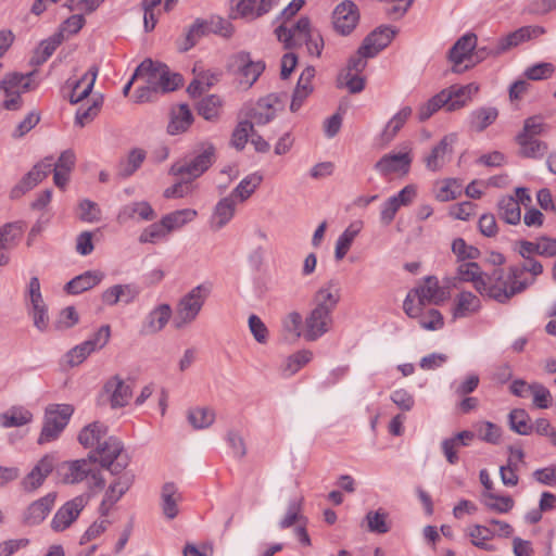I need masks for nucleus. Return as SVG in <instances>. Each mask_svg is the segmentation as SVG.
<instances>
[{
    "label": "nucleus",
    "mask_w": 556,
    "mask_h": 556,
    "mask_svg": "<svg viewBox=\"0 0 556 556\" xmlns=\"http://www.w3.org/2000/svg\"><path fill=\"white\" fill-rule=\"evenodd\" d=\"M529 273L532 276L531 280H535L538 276L543 273V265L534 256H528L522 258V262L518 265H511V275L514 278L526 279L523 275Z\"/></svg>",
    "instance_id": "49"
},
{
    "label": "nucleus",
    "mask_w": 556,
    "mask_h": 556,
    "mask_svg": "<svg viewBox=\"0 0 556 556\" xmlns=\"http://www.w3.org/2000/svg\"><path fill=\"white\" fill-rule=\"evenodd\" d=\"M236 62L239 66L240 73L244 78V83L251 87L265 70V63L261 60L253 61L251 54L241 51L236 56Z\"/></svg>",
    "instance_id": "28"
},
{
    "label": "nucleus",
    "mask_w": 556,
    "mask_h": 556,
    "mask_svg": "<svg viewBox=\"0 0 556 556\" xmlns=\"http://www.w3.org/2000/svg\"><path fill=\"white\" fill-rule=\"evenodd\" d=\"M135 76H141L156 93L176 90L182 84L181 75L172 73L168 66L151 59L142 61L135 71Z\"/></svg>",
    "instance_id": "4"
},
{
    "label": "nucleus",
    "mask_w": 556,
    "mask_h": 556,
    "mask_svg": "<svg viewBox=\"0 0 556 556\" xmlns=\"http://www.w3.org/2000/svg\"><path fill=\"white\" fill-rule=\"evenodd\" d=\"M302 503V497H294L289 501L287 513L285 517L279 521L280 529H288L295 523H306L307 519L301 514Z\"/></svg>",
    "instance_id": "46"
},
{
    "label": "nucleus",
    "mask_w": 556,
    "mask_h": 556,
    "mask_svg": "<svg viewBox=\"0 0 556 556\" xmlns=\"http://www.w3.org/2000/svg\"><path fill=\"white\" fill-rule=\"evenodd\" d=\"M476 46L477 36L475 34H466L454 43L448 53L450 60L454 63L453 72H462L459 66L470 56Z\"/></svg>",
    "instance_id": "27"
},
{
    "label": "nucleus",
    "mask_w": 556,
    "mask_h": 556,
    "mask_svg": "<svg viewBox=\"0 0 556 556\" xmlns=\"http://www.w3.org/2000/svg\"><path fill=\"white\" fill-rule=\"evenodd\" d=\"M88 501L89 497L81 494L63 504L51 520V529L55 532H62L70 528L88 504Z\"/></svg>",
    "instance_id": "10"
},
{
    "label": "nucleus",
    "mask_w": 556,
    "mask_h": 556,
    "mask_svg": "<svg viewBox=\"0 0 556 556\" xmlns=\"http://www.w3.org/2000/svg\"><path fill=\"white\" fill-rule=\"evenodd\" d=\"M253 124L249 121L240 122L232 132V146L238 150H242L253 132Z\"/></svg>",
    "instance_id": "61"
},
{
    "label": "nucleus",
    "mask_w": 556,
    "mask_h": 556,
    "mask_svg": "<svg viewBox=\"0 0 556 556\" xmlns=\"http://www.w3.org/2000/svg\"><path fill=\"white\" fill-rule=\"evenodd\" d=\"M445 300V291L435 276H427L412 291L403 303V309L409 317H418L427 305H438Z\"/></svg>",
    "instance_id": "3"
},
{
    "label": "nucleus",
    "mask_w": 556,
    "mask_h": 556,
    "mask_svg": "<svg viewBox=\"0 0 556 556\" xmlns=\"http://www.w3.org/2000/svg\"><path fill=\"white\" fill-rule=\"evenodd\" d=\"M74 408L70 404H52L46 408L43 426L38 438L42 445L55 441L67 426Z\"/></svg>",
    "instance_id": "8"
},
{
    "label": "nucleus",
    "mask_w": 556,
    "mask_h": 556,
    "mask_svg": "<svg viewBox=\"0 0 556 556\" xmlns=\"http://www.w3.org/2000/svg\"><path fill=\"white\" fill-rule=\"evenodd\" d=\"M395 35V30L388 26H380L366 36L359 52L365 53L367 56H376L381 50L388 47L392 38Z\"/></svg>",
    "instance_id": "21"
},
{
    "label": "nucleus",
    "mask_w": 556,
    "mask_h": 556,
    "mask_svg": "<svg viewBox=\"0 0 556 556\" xmlns=\"http://www.w3.org/2000/svg\"><path fill=\"white\" fill-rule=\"evenodd\" d=\"M363 228L359 220L351 223L345 230L338 237L334 248V258L341 261L348 254L354 239L358 236Z\"/></svg>",
    "instance_id": "38"
},
{
    "label": "nucleus",
    "mask_w": 556,
    "mask_h": 556,
    "mask_svg": "<svg viewBox=\"0 0 556 556\" xmlns=\"http://www.w3.org/2000/svg\"><path fill=\"white\" fill-rule=\"evenodd\" d=\"M210 34L206 20L197 18L193 24L188 28L186 34V42L184 50L191 49L204 36Z\"/></svg>",
    "instance_id": "56"
},
{
    "label": "nucleus",
    "mask_w": 556,
    "mask_h": 556,
    "mask_svg": "<svg viewBox=\"0 0 556 556\" xmlns=\"http://www.w3.org/2000/svg\"><path fill=\"white\" fill-rule=\"evenodd\" d=\"M237 204L236 200L229 195L222 198L215 204L210 218V227L213 231L223 229L233 218Z\"/></svg>",
    "instance_id": "25"
},
{
    "label": "nucleus",
    "mask_w": 556,
    "mask_h": 556,
    "mask_svg": "<svg viewBox=\"0 0 556 556\" xmlns=\"http://www.w3.org/2000/svg\"><path fill=\"white\" fill-rule=\"evenodd\" d=\"M481 307L480 299L470 291H463L454 299L453 318H465L477 313Z\"/></svg>",
    "instance_id": "31"
},
{
    "label": "nucleus",
    "mask_w": 556,
    "mask_h": 556,
    "mask_svg": "<svg viewBox=\"0 0 556 556\" xmlns=\"http://www.w3.org/2000/svg\"><path fill=\"white\" fill-rule=\"evenodd\" d=\"M162 510L168 519H174L178 515V502L181 495L178 493L176 485L173 482H167L162 488Z\"/></svg>",
    "instance_id": "40"
},
{
    "label": "nucleus",
    "mask_w": 556,
    "mask_h": 556,
    "mask_svg": "<svg viewBox=\"0 0 556 556\" xmlns=\"http://www.w3.org/2000/svg\"><path fill=\"white\" fill-rule=\"evenodd\" d=\"M34 72L21 74L17 72L8 73L0 80V91L4 93L3 108L8 111H17L23 105L22 94L35 89L31 83Z\"/></svg>",
    "instance_id": "7"
},
{
    "label": "nucleus",
    "mask_w": 556,
    "mask_h": 556,
    "mask_svg": "<svg viewBox=\"0 0 556 556\" xmlns=\"http://www.w3.org/2000/svg\"><path fill=\"white\" fill-rule=\"evenodd\" d=\"M498 116V111L493 106H481L470 112L468 126L472 131L481 132L492 125Z\"/></svg>",
    "instance_id": "33"
},
{
    "label": "nucleus",
    "mask_w": 556,
    "mask_h": 556,
    "mask_svg": "<svg viewBox=\"0 0 556 556\" xmlns=\"http://www.w3.org/2000/svg\"><path fill=\"white\" fill-rule=\"evenodd\" d=\"M156 213L152 206L146 201L130 202L121 207L117 214V222L126 224L129 220H146L150 222L155 219Z\"/></svg>",
    "instance_id": "24"
},
{
    "label": "nucleus",
    "mask_w": 556,
    "mask_h": 556,
    "mask_svg": "<svg viewBox=\"0 0 556 556\" xmlns=\"http://www.w3.org/2000/svg\"><path fill=\"white\" fill-rule=\"evenodd\" d=\"M167 235L166 228L163 226L162 222L153 223L142 230L139 236V242L155 243L164 239Z\"/></svg>",
    "instance_id": "62"
},
{
    "label": "nucleus",
    "mask_w": 556,
    "mask_h": 556,
    "mask_svg": "<svg viewBox=\"0 0 556 556\" xmlns=\"http://www.w3.org/2000/svg\"><path fill=\"white\" fill-rule=\"evenodd\" d=\"M332 327V314L313 308L304 320L303 338L313 342L321 338Z\"/></svg>",
    "instance_id": "13"
},
{
    "label": "nucleus",
    "mask_w": 556,
    "mask_h": 556,
    "mask_svg": "<svg viewBox=\"0 0 556 556\" xmlns=\"http://www.w3.org/2000/svg\"><path fill=\"white\" fill-rule=\"evenodd\" d=\"M103 278L104 274L100 270H87L71 279L64 290L68 294H80L98 286Z\"/></svg>",
    "instance_id": "29"
},
{
    "label": "nucleus",
    "mask_w": 556,
    "mask_h": 556,
    "mask_svg": "<svg viewBox=\"0 0 556 556\" xmlns=\"http://www.w3.org/2000/svg\"><path fill=\"white\" fill-rule=\"evenodd\" d=\"M313 359V352L309 350H300L289 355L280 365V375L283 378H290L299 372Z\"/></svg>",
    "instance_id": "35"
},
{
    "label": "nucleus",
    "mask_w": 556,
    "mask_h": 556,
    "mask_svg": "<svg viewBox=\"0 0 556 556\" xmlns=\"http://www.w3.org/2000/svg\"><path fill=\"white\" fill-rule=\"evenodd\" d=\"M484 277L485 273L482 271L480 265L471 261L462 262L457 265L454 279L462 282H471L477 292L481 294L485 288Z\"/></svg>",
    "instance_id": "26"
},
{
    "label": "nucleus",
    "mask_w": 556,
    "mask_h": 556,
    "mask_svg": "<svg viewBox=\"0 0 556 556\" xmlns=\"http://www.w3.org/2000/svg\"><path fill=\"white\" fill-rule=\"evenodd\" d=\"M92 459L81 458L76 460L63 462L56 467V473L60 480L65 484H76L88 478Z\"/></svg>",
    "instance_id": "17"
},
{
    "label": "nucleus",
    "mask_w": 556,
    "mask_h": 556,
    "mask_svg": "<svg viewBox=\"0 0 556 556\" xmlns=\"http://www.w3.org/2000/svg\"><path fill=\"white\" fill-rule=\"evenodd\" d=\"M193 122V116L187 104H180L172 111L167 132L172 136L185 132Z\"/></svg>",
    "instance_id": "37"
},
{
    "label": "nucleus",
    "mask_w": 556,
    "mask_h": 556,
    "mask_svg": "<svg viewBox=\"0 0 556 556\" xmlns=\"http://www.w3.org/2000/svg\"><path fill=\"white\" fill-rule=\"evenodd\" d=\"M55 465L56 457L53 454L42 456L21 481L23 490L30 493L40 488L47 477L53 471Z\"/></svg>",
    "instance_id": "12"
},
{
    "label": "nucleus",
    "mask_w": 556,
    "mask_h": 556,
    "mask_svg": "<svg viewBox=\"0 0 556 556\" xmlns=\"http://www.w3.org/2000/svg\"><path fill=\"white\" fill-rule=\"evenodd\" d=\"M53 165V157L48 156L38 164H36L26 175V180L30 184V186L36 187L40 181H42L51 172Z\"/></svg>",
    "instance_id": "57"
},
{
    "label": "nucleus",
    "mask_w": 556,
    "mask_h": 556,
    "mask_svg": "<svg viewBox=\"0 0 556 556\" xmlns=\"http://www.w3.org/2000/svg\"><path fill=\"white\" fill-rule=\"evenodd\" d=\"M211 292L212 285L210 282H205L195 286L180 298L177 303L176 315L173 320L175 329H184L197 319Z\"/></svg>",
    "instance_id": "5"
},
{
    "label": "nucleus",
    "mask_w": 556,
    "mask_h": 556,
    "mask_svg": "<svg viewBox=\"0 0 556 556\" xmlns=\"http://www.w3.org/2000/svg\"><path fill=\"white\" fill-rule=\"evenodd\" d=\"M526 40H529V30L528 28L521 27L508 34L506 37L502 38L496 43L495 50H493L492 52L494 54H501L506 50L510 49L511 47H516Z\"/></svg>",
    "instance_id": "54"
},
{
    "label": "nucleus",
    "mask_w": 556,
    "mask_h": 556,
    "mask_svg": "<svg viewBox=\"0 0 556 556\" xmlns=\"http://www.w3.org/2000/svg\"><path fill=\"white\" fill-rule=\"evenodd\" d=\"M498 216L509 225H517L521 219L519 202L513 195L502 198L497 203Z\"/></svg>",
    "instance_id": "44"
},
{
    "label": "nucleus",
    "mask_w": 556,
    "mask_h": 556,
    "mask_svg": "<svg viewBox=\"0 0 556 556\" xmlns=\"http://www.w3.org/2000/svg\"><path fill=\"white\" fill-rule=\"evenodd\" d=\"M417 318L420 327L427 330H439L444 325L442 314L435 308H431L425 314L420 312Z\"/></svg>",
    "instance_id": "64"
},
{
    "label": "nucleus",
    "mask_w": 556,
    "mask_h": 556,
    "mask_svg": "<svg viewBox=\"0 0 556 556\" xmlns=\"http://www.w3.org/2000/svg\"><path fill=\"white\" fill-rule=\"evenodd\" d=\"M134 482V475L129 471L119 473L118 478L110 484L100 504L101 516H106L111 508L129 490Z\"/></svg>",
    "instance_id": "15"
},
{
    "label": "nucleus",
    "mask_w": 556,
    "mask_h": 556,
    "mask_svg": "<svg viewBox=\"0 0 556 556\" xmlns=\"http://www.w3.org/2000/svg\"><path fill=\"white\" fill-rule=\"evenodd\" d=\"M56 500V493L50 492L34 501L24 511L23 521L29 526L41 523L51 511Z\"/></svg>",
    "instance_id": "22"
},
{
    "label": "nucleus",
    "mask_w": 556,
    "mask_h": 556,
    "mask_svg": "<svg viewBox=\"0 0 556 556\" xmlns=\"http://www.w3.org/2000/svg\"><path fill=\"white\" fill-rule=\"evenodd\" d=\"M172 314L173 311L169 304L162 303L156 305L143 319L140 333L142 336L159 333L165 328L172 317Z\"/></svg>",
    "instance_id": "20"
},
{
    "label": "nucleus",
    "mask_w": 556,
    "mask_h": 556,
    "mask_svg": "<svg viewBox=\"0 0 556 556\" xmlns=\"http://www.w3.org/2000/svg\"><path fill=\"white\" fill-rule=\"evenodd\" d=\"M311 21L306 16H302L290 28L279 26L275 33L280 42L285 43L286 48H293L303 45V40L312 33Z\"/></svg>",
    "instance_id": "14"
},
{
    "label": "nucleus",
    "mask_w": 556,
    "mask_h": 556,
    "mask_svg": "<svg viewBox=\"0 0 556 556\" xmlns=\"http://www.w3.org/2000/svg\"><path fill=\"white\" fill-rule=\"evenodd\" d=\"M478 90V85L470 83L465 86H451L440 91V94H444L442 99L445 103L446 111L453 112L465 106Z\"/></svg>",
    "instance_id": "18"
},
{
    "label": "nucleus",
    "mask_w": 556,
    "mask_h": 556,
    "mask_svg": "<svg viewBox=\"0 0 556 556\" xmlns=\"http://www.w3.org/2000/svg\"><path fill=\"white\" fill-rule=\"evenodd\" d=\"M262 180L263 177L258 173L250 174L244 177L228 195L231 197L232 200H236L237 203H242L254 193Z\"/></svg>",
    "instance_id": "41"
},
{
    "label": "nucleus",
    "mask_w": 556,
    "mask_h": 556,
    "mask_svg": "<svg viewBox=\"0 0 556 556\" xmlns=\"http://www.w3.org/2000/svg\"><path fill=\"white\" fill-rule=\"evenodd\" d=\"M222 101L218 96L211 94L203 98L198 104V113L205 119L212 121L219 114Z\"/></svg>",
    "instance_id": "58"
},
{
    "label": "nucleus",
    "mask_w": 556,
    "mask_h": 556,
    "mask_svg": "<svg viewBox=\"0 0 556 556\" xmlns=\"http://www.w3.org/2000/svg\"><path fill=\"white\" fill-rule=\"evenodd\" d=\"M467 534L473 546L488 552L495 551V546L489 543L495 536V532L489 527L482 525L470 526L467 529Z\"/></svg>",
    "instance_id": "42"
},
{
    "label": "nucleus",
    "mask_w": 556,
    "mask_h": 556,
    "mask_svg": "<svg viewBox=\"0 0 556 556\" xmlns=\"http://www.w3.org/2000/svg\"><path fill=\"white\" fill-rule=\"evenodd\" d=\"M189 422L195 429H204L210 427L215 419L213 410L205 407L193 408L188 414Z\"/></svg>",
    "instance_id": "59"
},
{
    "label": "nucleus",
    "mask_w": 556,
    "mask_h": 556,
    "mask_svg": "<svg viewBox=\"0 0 556 556\" xmlns=\"http://www.w3.org/2000/svg\"><path fill=\"white\" fill-rule=\"evenodd\" d=\"M33 420V414L23 406H12L0 415V425L3 428L22 427Z\"/></svg>",
    "instance_id": "43"
},
{
    "label": "nucleus",
    "mask_w": 556,
    "mask_h": 556,
    "mask_svg": "<svg viewBox=\"0 0 556 556\" xmlns=\"http://www.w3.org/2000/svg\"><path fill=\"white\" fill-rule=\"evenodd\" d=\"M146 160V152L140 148H135L128 153L127 160L121 164L119 175L124 178L131 176L140 168Z\"/></svg>",
    "instance_id": "53"
},
{
    "label": "nucleus",
    "mask_w": 556,
    "mask_h": 556,
    "mask_svg": "<svg viewBox=\"0 0 556 556\" xmlns=\"http://www.w3.org/2000/svg\"><path fill=\"white\" fill-rule=\"evenodd\" d=\"M358 18L357 7L350 0L338 4L332 13L333 27L341 35H349L355 28Z\"/></svg>",
    "instance_id": "16"
},
{
    "label": "nucleus",
    "mask_w": 556,
    "mask_h": 556,
    "mask_svg": "<svg viewBox=\"0 0 556 556\" xmlns=\"http://www.w3.org/2000/svg\"><path fill=\"white\" fill-rule=\"evenodd\" d=\"M412 115L410 106H403L384 126L380 139L383 144L390 143Z\"/></svg>",
    "instance_id": "39"
},
{
    "label": "nucleus",
    "mask_w": 556,
    "mask_h": 556,
    "mask_svg": "<svg viewBox=\"0 0 556 556\" xmlns=\"http://www.w3.org/2000/svg\"><path fill=\"white\" fill-rule=\"evenodd\" d=\"M389 514L379 508L377 510H370L366 514L367 528L372 533L384 534L390 531L388 523Z\"/></svg>",
    "instance_id": "51"
},
{
    "label": "nucleus",
    "mask_w": 556,
    "mask_h": 556,
    "mask_svg": "<svg viewBox=\"0 0 556 556\" xmlns=\"http://www.w3.org/2000/svg\"><path fill=\"white\" fill-rule=\"evenodd\" d=\"M484 283L485 288L481 295L504 304L525 291L533 283V280L514 278L510 266L507 273L502 268H494L490 274L485 273Z\"/></svg>",
    "instance_id": "1"
},
{
    "label": "nucleus",
    "mask_w": 556,
    "mask_h": 556,
    "mask_svg": "<svg viewBox=\"0 0 556 556\" xmlns=\"http://www.w3.org/2000/svg\"><path fill=\"white\" fill-rule=\"evenodd\" d=\"M102 103L103 99L100 96L94 98L88 108H79L76 112L75 124L79 127H84L86 124L90 123L100 112Z\"/></svg>",
    "instance_id": "60"
},
{
    "label": "nucleus",
    "mask_w": 556,
    "mask_h": 556,
    "mask_svg": "<svg viewBox=\"0 0 556 556\" xmlns=\"http://www.w3.org/2000/svg\"><path fill=\"white\" fill-rule=\"evenodd\" d=\"M195 210L182 208L164 215L161 222L163 226L166 228L167 233H169L170 231L182 227L187 223L192 222L195 218Z\"/></svg>",
    "instance_id": "45"
},
{
    "label": "nucleus",
    "mask_w": 556,
    "mask_h": 556,
    "mask_svg": "<svg viewBox=\"0 0 556 556\" xmlns=\"http://www.w3.org/2000/svg\"><path fill=\"white\" fill-rule=\"evenodd\" d=\"M89 458L99 462L101 467L108 469L112 475L125 472L130 460L122 441L116 437L104 439L94 451L89 453Z\"/></svg>",
    "instance_id": "6"
},
{
    "label": "nucleus",
    "mask_w": 556,
    "mask_h": 556,
    "mask_svg": "<svg viewBox=\"0 0 556 556\" xmlns=\"http://www.w3.org/2000/svg\"><path fill=\"white\" fill-rule=\"evenodd\" d=\"M475 429L480 440L490 444L500 443L502 431L497 425L491 421H480L475 425Z\"/></svg>",
    "instance_id": "55"
},
{
    "label": "nucleus",
    "mask_w": 556,
    "mask_h": 556,
    "mask_svg": "<svg viewBox=\"0 0 556 556\" xmlns=\"http://www.w3.org/2000/svg\"><path fill=\"white\" fill-rule=\"evenodd\" d=\"M276 100L277 98L273 94L260 99L249 113V122L253 125H265L269 123L276 114V110L274 109V102Z\"/></svg>",
    "instance_id": "34"
},
{
    "label": "nucleus",
    "mask_w": 556,
    "mask_h": 556,
    "mask_svg": "<svg viewBox=\"0 0 556 556\" xmlns=\"http://www.w3.org/2000/svg\"><path fill=\"white\" fill-rule=\"evenodd\" d=\"M99 73L98 66H91L83 77L71 84L72 92L70 94V102L76 104L86 99L92 91L97 76Z\"/></svg>",
    "instance_id": "30"
},
{
    "label": "nucleus",
    "mask_w": 556,
    "mask_h": 556,
    "mask_svg": "<svg viewBox=\"0 0 556 556\" xmlns=\"http://www.w3.org/2000/svg\"><path fill=\"white\" fill-rule=\"evenodd\" d=\"M509 426L513 431L521 435H528L533 431L530 417L525 409H513L508 415Z\"/></svg>",
    "instance_id": "50"
},
{
    "label": "nucleus",
    "mask_w": 556,
    "mask_h": 556,
    "mask_svg": "<svg viewBox=\"0 0 556 556\" xmlns=\"http://www.w3.org/2000/svg\"><path fill=\"white\" fill-rule=\"evenodd\" d=\"M453 136H445L431 150L430 154L425 159L426 167L431 172L440 170L447 161V154L452 152Z\"/></svg>",
    "instance_id": "32"
},
{
    "label": "nucleus",
    "mask_w": 556,
    "mask_h": 556,
    "mask_svg": "<svg viewBox=\"0 0 556 556\" xmlns=\"http://www.w3.org/2000/svg\"><path fill=\"white\" fill-rule=\"evenodd\" d=\"M215 161L216 149L213 143L207 141L200 142L189 155L170 166L169 174L188 177V180H194L201 177Z\"/></svg>",
    "instance_id": "2"
},
{
    "label": "nucleus",
    "mask_w": 556,
    "mask_h": 556,
    "mask_svg": "<svg viewBox=\"0 0 556 556\" xmlns=\"http://www.w3.org/2000/svg\"><path fill=\"white\" fill-rule=\"evenodd\" d=\"M210 34L219 35L222 37H230L233 33L231 23L218 15H212L206 20Z\"/></svg>",
    "instance_id": "63"
},
{
    "label": "nucleus",
    "mask_w": 556,
    "mask_h": 556,
    "mask_svg": "<svg viewBox=\"0 0 556 556\" xmlns=\"http://www.w3.org/2000/svg\"><path fill=\"white\" fill-rule=\"evenodd\" d=\"M451 248L458 263L471 262L480 256L479 249L468 244L463 238L454 239Z\"/></svg>",
    "instance_id": "52"
},
{
    "label": "nucleus",
    "mask_w": 556,
    "mask_h": 556,
    "mask_svg": "<svg viewBox=\"0 0 556 556\" xmlns=\"http://www.w3.org/2000/svg\"><path fill=\"white\" fill-rule=\"evenodd\" d=\"M416 187L407 185L396 194L387 199L380 207V222L384 226H389L395 218L396 213L401 206H406L412 203L416 197Z\"/></svg>",
    "instance_id": "11"
},
{
    "label": "nucleus",
    "mask_w": 556,
    "mask_h": 556,
    "mask_svg": "<svg viewBox=\"0 0 556 556\" xmlns=\"http://www.w3.org/2000/svg\"><path fill=\"white\" fill-rule=\"evenodd\" d=\"M482 503L488 509L500 514L508 513L515 505V502L510 496H502L493 492H484L482 494Z\"/></svg>",
    "instance_id": "48"
},
{
    "label": "nucleus",
    "mask_w": 556,
    "mask_h": 556,
    "mask_svg": "<svg viewBox=\"0 0 556 556\" xmlns=\"http://www.w3.org/2000/svg\"><path fill=\"white\" fill-rule=\"evenodd\" d=\"M106 434L108 427L100 421H94L80 430L78 441L86 448L98 447L99 443H102L108 438Z\"/></svg>",
    "instance_id": "36"
},
{
    "label": "nucleus",
    "mask_w": 556,
    "mask_h": 556,
    "mask_svg": "<svg viewBox=\"0 0 556 556\" xmlns=\"http://www.w3.org/2000/svg\"><path fill=\"white\" fill-rule=\"evenodd\" d=\"M517 142L520 146V154L525 157L539 159L547 151L546 143L535 138L517 136Z\"/></svg>",
    "instance_id": "47"
},
{
    "label": "nucleus",
    "mask_w": 556,
    "mask_h": 556,
    "mask_svg": "<svg viewBox=\"0 0 556 556\" xmlns=\"http://www.w3.org/2000/svg\"><path fill=\"white\" fill-rule=\"evenodd\" d=\"M103 392L108 394L112 408L126 406L132 393L130 387L119 376L109 379L103 387Z\"/></svg>",
    "instance_id": "23"
},
{
    "label": "nucleus",
    "mask_w": 556,
    "mask_h": 556,
    "mask_svg": "<svg viewBox=\"0 0 556 556\" xmlns=\"http://www.w3.org/2000/svg\"><path fill=\"white\" fill-rule=\"evenodd\" d=\"M341 299L338 279H330L314 295V308L332 314Z\"/></svg>",
    "instance_id": "19"
},
{
    "label": "nucleus",
    "mask_w": 556,
    "mask_h": 556,
    "mask_svg": "<svg viewBox=\"0 0 556 556\" xmlns=\"http://www.w3.org/2000/svg\"><path fill=\"white\" fill-rule=\"evenodd\" d=\"M413 163L412 150L404 147L399 152H390L382 155L375 164V170L382 177H390L393 175L403 177L406 176Z\"/></svg>",
    "instance_id": "9"
}]
</instances>
